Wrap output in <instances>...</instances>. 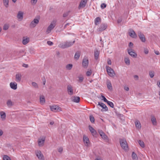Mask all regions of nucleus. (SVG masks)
<instances>
[{
  "instance_id": "f257e3e1",
  "label": "nucleus",
  "mask_w": 160,
  "mask_h": 160,
  "mask_svg": "<svg viewBox=\"0 0 160 160\" xmlns=\"http://www.w3.org/2000/svg\"><path fill=\"white\" fill-rule=\"evenodd\" d=\"M75 41L73 42L66 41L64 42L61 43L59 46L60 48L64 49L72 46L74 43Z\"/></svg>"
},
{
  "instance_id": "f03ea898",
  "label": "nucleus",
  "mask_w": 160,
  "mask_h": 160,
  "mask_svg": "<svg viewBox=\"0 0 160 160\" xmlns=\"http://www.w3.org/2000/svg\"><path fill=\"white\" fill-rule=\"evenodd\" d=\"M119 142L122 148L124 150H128V147L126 139H120Z\"/></svg>"
},
{
  "instance_id": "7ed1b4c3",
  "label": "nucleus",
  "mask_w": 160,
  "mask_h": 160,
  "mask_svg": "<svg viewBox=\"0 0 160 160\" xmlns=\"http://www.w3.org/2000/svg\"><path fill=\"white\" fill-rule=\"evenodd\" d=\"M56 21H53L48 26L46 32V33L47 34L50 33L51 30L54 28L56 25Z\"/></svg>"
},
{
  "instance_id": "20e7f679",
  "label": "nucleus",
  "mask_w": 160,
  "mask_h": 160,
  "mask_svg": "<svg viewBox=\"0 0 160 160\" xmlns=\"http://www.w3.org/2000/svg\"><path fill=\"white\" fill-rule=\"evenodd\" d=\"M106 69L108 75L110 77H113L115 75V74L114 72V71L110 67L108 66H106Z\"/></svg>"
},
{
  "instance_id": "39448f33",
  "label": "nucleus",
  "mask_w": 160,
  "mask_h": 160,
  "mask_svg": "<svg viewBox=\"0 0 160 160\" xmlns=\"http://www.w3.org/2000/svg\"><path fill=\"white\" fill-rule=\"evenodd\" d=\"M50 108L51 110L55 112H59L62 111L61 108L57 105L50 106Z\"/></svg>"
},
{
  "instance_id": "423d86ee",
  "label": "nucleus",
  "mask_w": 160,
  "mask_h": 160,
  "mask_svg": "<svg viewBox=\"0 0 160 160\" xmlns=\"http://www.w3.org/2000/svg\"><path fill=\"white\" fill-rule=\"evenodd\" d=\"M88 59L87 57H84L83 59L82 64V66L84 68H87L88 65Z\"/></svg>"
},
{
  "instance_id": "0eeeda50",
  "label": "nucleus",
  "mask_w": 160,
  "mask_h": 160,
  "mask_svg": "<svg viewBox=\"0 0 160 160\" xmlns=\"http://www.w3.org/2000/svg\"><path fill=\"white\" fill-rule=\"evenodd\" d=\"M137 33L141 41L143 42H145L146 41V38L144 34L140 31H138L137 32Z\"/></svg>"
},
{
  "instance_id": "6e6552de",
  "label": "nucleus",
  "mask_w": 160,
  "mask_h": 160,
  "mask_svg": "<svg viewBox=\"0 0 160 160\" xmlns=\"http://www.w3.org/2000/svg\"><path fill=\"white\" fill-rule=\"evenodd\" d=\"M98 132L100 135L103 139L107 142L108 141V137L102 130H99Z\"/></svg>"
},
{
  "instance_id": "1a4fd4ad",
  "label": "nucleus",
  "mask_w": 160,
  "mask_h": 160,
  "mask_svg": "<svg viewBox=\"0 0 160 160\" xmlns=\"http://www.w3.org/2000/svg\"><path fill=\"white\" fill-rule=\"evenodd\" d=\"M39 20L37 18H34L33 21H32L29 24V27L31 28H34L39 22Z\"/></svg>"
},
{
  "instance_id": "9d476101",
  "label": "nucleus",
  "mask_w": 160,
  "mask_h": 160,
  "mask_svg": "<svg viewBox=\"0 0 160 160\" xmlns=\"http://www.w3.org/2000/svg\"><path fill=\"white\" fill-rule=\"evenodd\" d=\"M35 154L36 156L38 157L39 160H44L43 155L41 151L39 150L36 151Z\"/></svg>"
},
{
  "instance_id": "9b49d317",
  "label": "nucleus",
  "mask_w": 160,
  "mask_h": 160,
  "mask_svg": "<svg viewBox=\"0 0 160 160\" xmlns=\"http://www.w3.org/2000/svg\"><path fill=\"white\" fill-rule=\"evenodd\" d=\"M128 32L129 35L132 38H136L137 37V34L133 29H129Z\"/></svg>"
},
{
  "instance_id": "f8f14e48",
  "label": "nucleus",
  "mask_w": 160,
  "mask_h": 160,
  "mask_svg": "<svg viewBox=\"0 0 160 160\" xmlns=\"http://www.w3.org/2000/svg\"><path fill=\"white\" fill-rule=\"evenodd\" d=\"M67 92L68 94L70 95H72L73 94V88L71 85H68L67 86Z\"/></svg>"
},
{
  "instance_id": "ddd939ff",
  "label": "nucleus",
  "mask_w": 160,
  "mask_h": 160,
  "mask_svg": "<svg viewBox=\"0 0 160 160\" xmlns=\"http://www.w3.org/2000/svg\"><path fill=\"white\" fill-rule=\"evenodd\" d=\"M87 2L88 0H81L78 6V8L80 9L84 8L87 3Z\"/></svg>"
},
{
  "instance_id": "4468645a",
  "label": "nucleus",
  "mask_w": 160,
  "mask_h": 160,
  "mask_svg": "<svg viewBox=\"0 0 160 160\" xmlns=\"http://www.w3.org/2000/svg\"><path fill=\"white\" fill-rule=\"evenodd\" d=\"M89 129L92 135L95 137H96L97 132L96 130L94 129L91 126L89 125L88 126Z\"/></svg>"
},
{
  "instance_id": "2eb2a0df",
  "label": "nucleus",
  "mask_w": 160,
  "mask_h": 160,
  "mask_svg": "<svg viewBox=\"0 0 160 160\" xmlns=\"http://www.w3.org/2000/svg\"><path fill=\"white\" fill-rule=\"evenodd\" d=\"M128 54L132 57L136 58L137 56V54L132 49H128Z\"/></svg>"
},
{
  "instance_id": "dca6fc26",
  "label": "nucleus",
  "mask_w": 160,
  "mask_h": 160,
  "mask_svg": "<svg viewBox=\"0 0 160 160\" xmlns=\"http://www.w3.org/2000/svg\"><path fill=\"white\" fill-rule=\"evenodd\" d=\"M45 138H39L38 140V144L40 147H42L43 146L45 141Z\"/></svg>"
},
{
  "instance_id": "f3484780",
  "label": "nucleus",
  "mask_w": 160,
  "mask_h": 160,
  "mask_svg": "<svg viewBox=\"0 0 160 160\" xmlns=\"http://www.w3.org/2000/svg\"><path fill=\"white\" fill-rule=\"evenodd\" d=\"M71 99L72 101L76 103L79 102L80 100L79 97L77 96H72Z\"/></svg>"
},
{
  "instance_id": "a211bd4d",
  "label": "nucleus",
  "mask_w": 160,
  "mask_h": 160,
  "mask_svg": "<svg viewBox=\"0 0 160 160\" xmlns=\"http://www.w3.org/2000/svg\"><path fill=\"white\" fill-rule=\"evenodd\" d=\"M22 75L20 73H18L15 75V81L17 82H19L21 81Z\"/></svg>"
},
{
  "instance_id": "6ab92c4d",
  "label": "nucleus",
  "mask_w": 160,
  "mask_h": 160,
  "mask_svg": "<svg viewBox=\"0 0 160 160\" xmlns=\"http://www.w3.org/2000/svg\"><path fill=\"white\" fill-rule=\"evenodd\" d=\"M83 141L85 145L86 146H88L89 144V141L88 137L85 136H83Z\"/></svg>"
},
{
  "instance_id": "aec40b11",
  "label": "nucleus",
  "mask_w": 160,
  "mask_h": 160,
  "mask_svg": "<svg viewBox=\"0 0 160 160\" xmlns=\"http://www.w3.org/2000/svg\"><path fill=\"white\" fill-rule=\"evenodd\" d=\"M107 27V25L105 24H102L100 26L99 28L98 29L99 31H102L105 30Z\"/></svg>"
},
{
  "instance_id": "412c9836",
  "label": "nucleus",
  "mask_w": 160,
  "mask_h": 160,
  "mask_svg": "<svg viewBox=\"0 0 160 160\" xmlns=\"http://www.w3.org/2000/svg\"><path fill=\"white\" fill-rule=\"evenodd\" d=\"M10 88L14 90H16L17 88V84L15 82H11L10 84Z\"/></svg>"
},
{
  "instance_id": "4be33fe9",
  "label": "nucleus",
  "mask_w": 160,
  "mask_h": 160,
  "mask_svg": "<svg viewBox=\"0 0 160 160\" xmlns=\"http://www.w3.org/2000/svg\"><path fill=\"white\" fill-rule=\"evenodd\" d=\"M14 103L11 99H8L6 102V104L9 108H12L14 105Z\"/></svg>"
},
{
  "instance_id": "5701e85b",
  "label": "nucleus",
  "mask_w": 160,
  "mask_h": 160,
  "mask_svg": "<svg viewBox=\"0 0 160 160\" xmlns=\"http://www.w3.org/2000/svg\"><path fill=\"white\" fill-rule=\"evenodd\" d=\"M98 105L100 106L103 109H105V110H104L105 111H106L108 110V107H107L106 105L104 103L99 102H98Z\"/></svg>"
},
{
  "instance_id": "b1692460",
  "label": "nucleus",
  "mask_w": 160,
  "mask_h": 160,
  "mask_svg": "<svg viewBox=\"0 0 160 160\" xmlns=\"http://www.w3.org/2000/svg\"><path fill=\"white\" fill-rule=\"evenodd\" d=\"M23 13L21 11H19L17 15V18L18 19L22 20L23 18Z\"/></svg>"
},
{
  "instance_id": "393cba45",
  "label": "nucleus",
  "mask_w": 160,
  "mask_h": 160,
  "mask_svg": "<svg viewBox=\"0 0 160 160\" xmlns=\"http://www.w3.org/2000/svg\"><path fill=\"white\" fill-rule=\"evenodd\" d=\"M151 121L152 122V124L153 125L156 126L157 125V121L156 118L153 116H151Z\"/></svg>"
},
{
  "instance_id": "a878e982",
  "label": "nucleus",
  "mask_w": 160,
  "mask_h": 160,
  "mask_svg": "<svg viewBox=\"0 0 160 160\" xmlns=\"http://www.w3.org/2000/svg\"><path fill=\"white\" fill-rule=\"evenodd\" d=\"M0 115L1 118L2 120H4L6 119V114L3 111L0 112Z\"/></svg>"
},
{
  "instance_id": "bb28decb",
  "label": "nucleus",
  "mask_w": 160,
  "mask_h": 160,
  "mask_svg": "<svg viewBox=\"0 0 160 160\" xmlns=\"http://www.w3.org/2000/svg\"><path fill=\"white\" fill-rule=\"evenodd\" d=\"M29 41V38H23L22 43L23 44L26 45L27 44Z\"/></svg>"
},
{
  "instance_id": "cd10ccee",
  "label": "nucleus",
  "mask_w": 160,
  "mask_h": 160,
  "mask_svg": "<svg viewBox=\"0 0 160 160\" xmlns=\"http://www.w3.org/2000/svg\"><path fill=\"white\" fill-rule=\"evenodd\" d=\"M40 102L41 104H43L45 102V99L44 96L41 95L40 96Z\"/></svg>"
},
{
  "instance_id": "c85d7f7f",
  "label": "nucleus",
  "mask_w": 160,
  "mask_h": 160,
  "mask_svg": "<svg viewBox=\"0 0 160 160\" xmlns=\"http://www.w3.org/2000/svg\"><path fill=\"white\" fill-rule=\"evenodd\" d=\"M95 59L96 60H97L98 58L99 55V51L97 50H95L94 52Z\"/></svg>"
},
{
  "instance_id": "c756f323",
  "label": "nucleus",
  "mask_w": 160,
  "mask_h": 160,
  "mask_svg": "<svg viewBox=\"0 0 160 160\" xmlns=\"http://www.w3.org/2000/svg\"><path fill=\"white\" fill-rule=\"evenodd\" d=\"M101 22V19L99 17L96 18L94 20L95 24L97 25L99 24V22Z\"/></svg>"
},
{
  "instance_id": "7c9ffc66",
  "label": "nucleus",
  "mask_w": 160,
  "mask_h": 160,
  "mask_svg": "<svg viewBox=\"0 0 160 160\" xmlns=\"http://www.w3.org/2000/svg\"><path fill=\"white\" fill-rule=\"evenodd\" d=\"M135 126L136 128L139 129L141 128V125L139 121L137 120L135 122Z\"/></svg>"
},
{
  "instance_id": "2f4dec72",
  "label": "nucleus",
  "mask_w": 160,
  "mask_h": 160,
  "mask_svg": "<svg viewBox=\"0 0 160 160\" xmlns=\"http://www.w3.org/2000/svg\"><path fill=\"white\" fill-rule=\"evenodd\" d=\"M80 55V52L78 51L76 52L74 55V58L76 60H78Z\"/></svg>"
},
{
  "instance_id": "473e14b6",
  "label": "nucleus",
  "mask_w": 160,
  "mask_h": 160,
  "mask_svg": "<svg viewBox=\"0 0 160 160\" xmlns=\"http://www.w3.org/2000/svg\"><path fill=\"white\" fill-rule=\"evenodd\" d=\"M107 88L109 90H112V84L111 82H110V81H109L107 82Z\"/></svg>"
},
{
  "instance_id": "72a5a7b5",
  "label": "nucleus",
  "mask_w": 160,
  "mask_h": 160,
  "mask_svg": "<svg viewBox=\"0 0 160 160\" xmlns=\"http://www.w3.org/2000/svg\"><path fill=\"white\" fill-rule=\"evenodd\" d=\"M3 3L4 6L6 8L8 7L9 5V0H3Z\"/></svg>"
},
{
  "instance_id": "f704fd0d",
  "label": "nucleus",
  "mask_w": 160,
  "mask_h": 160,
  "mask_svg": "<svg viewBox=\"0 0 160 160\" xmlns=\"http://www.w3.org/2000/svg\"><path fill=\"white\" fill-rule=\"evenodd\" d=\"M132 156L133 159L137 160L138 158L137 155L134 152H132Z\"/></svg>"
},
{
  "instance_id": "c9c22d12",
  "label": "nucleus",
  "mask_w": 160,
  "mask_h": 160,
  "mask_svg": "<svg viewBox=\"0 0 160 160\" xmlns=\"http://www.w3.org/2000/svg\"><path fill=\"white\" fill-rule=\"evenodd\" d=\"M124 61L126 64L128 65H130V61L129 59L128 58H124Z\"/></svg>"
},
{
  "instance_id": "e433bc0d",
  "label": "nucleus",
  "mask_w": 160,
  "mask_h": 160,
  "mask_svg": "<svg viewBox=\"0 0 160 160\" xmlns=\"http://www.w3.org/2000/svg\"><path fill=\"white\" fill-rule=\"evenodd\" d=\"M138 143L140 145L142 148L145 147L144 143L143 141L141 140H139L138 141Z\"/></svg>"
},
{
  "instance_id": "4c0bfd02",
  "label": "nucleus",
  "mask_w": 160,
  "mask_h": 160,
  "mask_svg": "<svg viewBox=\"0 0 160 160\" xmlns=\"http://www.w3.org/2000/svg\"><path fill=\"white\" fill-rule=\"evenodd\" d=\"M149 74L150 78H152L154 76V72L153 71H150L149 72Z\"/></svg>"
},
{
  "instance_id": "58836bf2",
  "label": "nucleus",
  "mask_w": 160,
  "mask_h": 160,
  "mask_svg": "<svg viewBox=\"0 0 160 160\" xmlns=\"http://www.w3.org/2000/svg\"><path fill=\"white\" fill-rule=\"evenodd\" d=\"M72 67V65L71 64H67L66 66V68L67 70H70Z\"/></svg>"
},
{
  "instance_id": "ea45409f",
  "label": "nucleus",
  "mask_w": 160,
  "mask_h": 160,
  "mask_svg": "<svg viewBox=\"0 0 160 160\" xmlns=\"http://www.w3.org/2000/svg\"><path fill=\"white\" fill-rule=\"evenodd\" d=\"M3 160H11L10 158L7 155L3 156Z\"/></svg>"
},
{
  "instance_id": "a19ab883",
  "label": "nucleus",
  "mask_w": 160,
  "mask_h": 160,
  "mask_svg": "<svg viewBox=\"0 0 160 160\" xmlns=\"http://www.w3.org/2000/svg\"><path fill=\"white\" fill-rule=\"evenodd\" d=\"M90 120L92 123L94 122V118L92 115H90L89 117Z\"/></svg>"
},
{
  "instance_id": "79ce46f5",
  "label": "nucleus",
  "mask_w": 160,
  "mask_h": 160,
  "mask_svg": "<svg viewBox=\"0 0 160 160\" xmlns=\"http://www.w3.org/2000/svg\"><path fill=\"white\" fill-rule=\"evenodd\" d=\"M107 103L111 107L113 108L114 107V104L111 102L108 101Z\"/></svg>"
},
{
  "instance_id": "37998d69",
  "label": "nucleus",
  "mask_w": 160,
  "mask_h": 160,
  "mask_svg": "<svg viewBox=\"0 0 160 160\" xmlns=\"http://www.w3.org/2000/svg\"><path fill=\"white\" fill-rule=\"evenodd\" d=\"M32 85L35 88H38V85L36 82H32Z\"/></svg>"
},
{
  "instance_id": "c03bdc74",
  "label": "nucleus",
  "mask_w": 160,
  "mask_h": 160,
  "mask_svg": "<svg viewBox=\"0 0 160 160\" xmlns=\"http://www.w3.org/2000/svg\"><path fill=\"white\" fill-rule=\"evenodd\" d=\"M78 78H79V81H78L79 82L81 83L82 82V81L83 80V79H84V78L82 76H79V77H78Z\"/></svg>"
},
{
  "instance_id": "a18cd8bd",
  "label": "nucleus",
  "mask_w": 160,
  "mask_h": 160,
  "mask_svg": "<svg viewBox=\"0 0 160 160\" xmlns=\"http://www.w3.org/2000/svg\"><path fill=\"white\" fill-rule=\"evenodd\" d=\"M9 26L7 24H5L4 25L3 27V29L4 30H6L8 29Z\"/></svg>"
},
{
  "instance_id": "49530a36",
  "label": "nucleus",
  "mask_w": 160,
  "mask_h": 160,
  "mask_svg": "<svg viewBox=\"0 0 160 160\" xmlns=\"http://www.w3.org/2000/svg\"><path fill=\"white\" fill-rule=\"evenodd\" d=\"M92 73V71L91 70H90L89 71H88L87 72L86 75L87 76H89Z\"/></svg>"
},
{
  "instance_id": "de8ad7c7",
  "label": "nucleus",
  "mask_w": 160,
  "mask_h": 160,
  "mask_svg": "<svg viewBox=\"0 0 160 160\" xmlns=\"http://www.w3.org/2000/svg\"><path fill=\"white\" fill-rule=\"evenodd\" d=\"M107 5L106 4L103 3L101 5V7L102 9H104L106 7Z\"/></svg>"
},
{
  "instance_id": "09e8293b",
  "label": "nucleus",
  "mask_w": 160,
  "mask_h": 160,
  "mask_svg": "<svg viewBox=\"0 0 160 160\" xmlns=\"http://www.w3.org/2000/svg\"><path fill=\"white\" fill-rule=\"evenodd\" d=\"M69 11H68V12H66L65 13H64L63 14V17H67V16H68V14H69Z\"/></svg>"
},
{
  "instance_id": "8fccbe9b",
  "label": "nucleus",
  "mask_w": 160,
  "mask_h": 160,
  "mask_svg": "<svg viewBox=\"0 0 160 160\" xmlns=\"http://www.w3.org/2000/svg\"><path fill=\"white\" fill-rule=\"evenodd\" d=\"M38 0H31V3L33 5H35L36 4Z\"/></svg>"
},
{
  "instance_id": "3c124183",
  "label": "nucleus",
  "mask_w": 160,
  "mask_h": 160,
  "mask_svg": "<svg viewBox=\"0 0 160 160\" xmlns=\"http://www.w3.org/2000/svg\"><path fill=\"white\" fill-rule=\"evenodd\" d=\"M101 97L104 102H107L108 101L104 96L102 95Z\"/></svg>"
},
{
  "instance_id": "603ef678",
  "label": "nucleus",
  "mask_w": 160,
  "mask_h": 160,
  "mask_svg": "<svg viewBox=\"0 0 160 160\" xmlns=\"http://www.w3.org/2000/svg\"><path fill=\"white\" fill-rule=\"evenodd\" d=\"M47 43L48 45L50 46H52L53 45V43L51 41H48L47 42Z\"/></svg>"
},
{
  "instance_id": "864d4df0",
  "label": "nucleus",
  "mask_w": 160,
  "mask_h": 160,
  "mask_svg": "<svg viewBox=\"0 0 160 160\" xmlns=\"http://www.w3.org/2000/svg\"><path fill=\"white\" fill-rule=\"evenodd\" d=\"M63 150V149L62 147H60L58 149V152L60 153H62Z\"/></svg>"
},
{
  "instance_id": "5fc2aeb1",
  "label": "nucleus",
  "mask_w": 160,
  "mask_h": 160,
  "mask_svg": "<svg viewBox=\"0 0 160 160\" xmlns=\"http://www.w3.org/2000/svg\"><path fill=\"white\" fill-rule=\"evenodd\" d=\"M144 52L145 54H147L148 53V50L147 48H145L144 50Z\"/></svg>"
},
{
  "instance_id": "6e6d98bb",
  "label": "nucleus",
  "mask_w": 160,
  "mask_h": 160,
  "mask_svg": "<svg viewBox=\"0 0 160 160\" xmlns=\"http://www.w3.org/2000/svg\"><path fill=\"white\" fill-rule=\"evenodd\" d=\"M129 47L130 48H131L133 46V43L131 42H130L129 43Z\"/></svg>"
},
{
  "instance_id": "4d7b16f0",
  "label": "nucleus",
  "mask_w": 160,
  "mask_h": 160,
  "mask_svg": "<svg viewBox=\"0 0 160 160\" xmlns=\"http://www.w3.org/2000/svg\"><path fill=\"white\" fill-rule=\"evenodd\" d=\"M22 66L23 67H25L26 68H28V65L27 64H22Z\"/></svg>"
},
{
  "instance_id": "13d9d810",
  "label": "nucleus",
  "mask_w": 160,
  "mask_h": 160,
  "mask_svg": "<svg viewBox=\"0 0 160 160\" xmlns=\"http://www.w3.org/2000/svg\"><path fill=\"white\" fill-rule=\"evenodd\" d=\"M124 89L126 91H128L129 90V88L128 87L125 86L124 87Z\"/></svg>"
},
{
  "instance_id": "bf43d9fd",
  "label": "nucleus",
  "mask_w": 160,
  "mask_h": 160,
  "mask_svg": "<svg viewBox=\"0 0 160 160\" xmlns=\"http://www.w3.org/2000/svg\"><path fill=\"white\" fill-rule=\"evenodd\" d=\"M122 19L121 18H120L118 19L117 20V22L118 23H120L122 21Z\"/></svg>"
},
{
  "instance_id": "052dcab7",
  "label": "nucleus",
  "mask_w": 160,
  "mask_h": 160,
  "mask_svg": "<svg viewBox=\"0 0 160 160\" xmlns=\"http://www.w3.org/2000/svg\"><path fill=\"white\" fill-rule=\"evenodd\" d=\"M107 63L109 65H111L112 63L111 61L110 60H109L108 61Z\"/></svg>"
},
{
  "instance_id": "680f3d73",
  "label": "nucleus",
  "mask_w": 160,
  "mask_h": 160,
  "mask_svg": "<svg viewBox=\"0 0 160 160\" xmlns=\"http://www.w3.org/2000/svg\"><path fill=\"white\" fill-rule=\"evenodd\" d=\"M154 52L156 54V55H158L160 53L158 51H155L154 50Z\"/></svg>"
},
{
  "instance_id": "e2e57ef3",
  "label": "nucleus",
  "mask_w": 160,
  "mask_h": 160,
  "mask_svg": "<svg viewBox=\"0 0 160 160\" xmlns=\"http://www.w3.org/2000/svg\"><path fill=\"white\" fill-rule=\"evenodd\" d=\"M3 133L2 131V130L0 129V136L3 134Z\"/></svg>"
},
{
  "instance_id": "0e129e2a",
  "label": "nucleus",
  "mask_w": 160,
  "mask_h": 160,
  "mask_svg": "<svg viewBox=\"0 0 160 160\" xmlns=\"http://www.w3.org/2000/svg\"><path fill=\"white\" fill-rule=\"evenodd\" d=\"M157 84L158 86L160 88V81H159L157 82Z\"/></svg>"
},
{
  "instance_id": "69168bd1",
  "label": "nucleus",
  "mask_w": 160,
  "mask_h": 160,
  "mask_svg": "<svg viewBox=\"0 0 160 160\" xmlns=\"http://www.w3.org/2000/svg\"><path fill=\"white\" fill-rule=\"evenodd\" d=\"M116 114H117V116L118 117H120V116L121 117L122 116H123L122 114H117L116 112Z\"/></svg>"
},
{
  "instance_id": "338daca9",
  "label": "nucleus",
  "mask_w": 160,
  "mask_h": 160,
  "mask_svg": "<svg viewBox=\"0 0 160 160\" xmlns=\"http://www.w3.org/2000/svg\"><path fill=\"white\" fill-rule=\"evenodd\" d=\"M43 84L44 85H45V83L46 82V80L45 79H44V81H43Z\"/></svg>"
},
{
  "instance_id": "774afa93",
  "label": "nucleus",
  "mask_w": 160,
  "mask_h": 160,
  "mask_svg": "<svg viewBox=\"0 0 160 160\" xmlns=\"http://www.w3.org/2000/svg\"><path fill=\"white\" fill-rule=\"evenodd\" d=\"M69 23H67L66 24H65V26H64V28H66V26H67V25H69Z\"/></svg>"
}]
</instances>
